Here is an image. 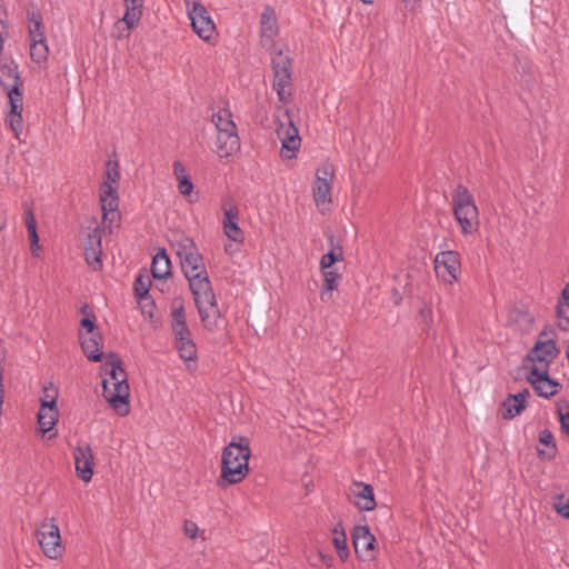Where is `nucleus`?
<instances>
[{
    "instance_id": "nucleus-1",
    "label": "nucleus",
    "mask_w": 569,
    "mask_h": 569,
    "mask_svg": "<svg viewBox=\"0 0 569 569\" xmlns=\"http://www.w3.org/2000/svg\"><path fill=\"white\" fill-rule=\"evenodd\" d=\"M103 398L120 416L129 413L130 388L121 360L113 353L108 355L101 367Z\"/></svg>"
},
{
    "instance_id": "nucleus-2",
    "label": "nucleus",
    "mask_w": 569,
    "mask_h": 569,
    "mask_svg": "<svg viewBox=\"0 0 569 569\" xmlns=\"http://www.w3.org/2000/svg\"><path fill=\"white\" fill-rule=\"evenodd\" d=\"M249 441L243 437L232 440L222 452L218 486L226 487L241 482L249 471Z\"/></svg>"
},
{
    "instance_id": "nucleus-3",
    "label": "nucleus",
    "mask_w": 569,
    "mask_h": 569,
    "mask_svg": "<svg viewBox=\"0 0 569 569\" xmlns=\"http://www.w3.org/2000/svg\"><path fill=\"white\" fill-rule=\"evenodd\" d=\"M186 278L189 281L202 323L210 331L217 330L220 312L207 270L194 272Z\"/></svg>"
},
{
    "instance_id": "nucleus-4",
    "label": "nucleus",
    "mask_w": 569,
    "mask_h": 569,
    "mask_svg": "<svg viewBox=\"0 0 569 569\" xmlns=\"http://www.w3.org/2000/svg\"><path fill=\"white\" fill-rule=\"evenodd\" d=\"M0 86L7 92L10 110L7 114L10 129L16 139H19L23 131V97L21 92L22 80L16 64L0 66Z\"/></svg>"
},
{
    "instance_id": "nucleus-5",
    "label": "nucleus",
    "mask_w": 569,
    "mask_h": 569,
    "mask_svg": "<svg viewBox=\"0 0 569 569\" xmlns=\"http://www.w3.org/2000/svg\"><path fill=\"white\" fill-rule=\"evenodd\" d=\"M452 212L459 223L461 233L472 234L479 229V210L473 196L462 184H458L452 191Z\"/></svg>"
},
{
    "instance_id": "nucleus-6",
    "label": "nucleus",
    "mask_w": 569,
    "mask_h": 569,
    "mask_svg": "<svg viewBox=\"0 0 569 569\" xmlns=\"http://www.w3.org/2000/svg\"><path fill=\"white\" fill-rule=\"evenodd\" d=\"M272 88L278 99L283 104L288 103L292 96V60L288 53L278 50L271 56Z\"/></svg>"
},
{
    "instance_id": "nucleus-7",
    "label": "nucleus",
    "mask_w": 569,
    "mask_h": 569,
    "mask_svg": "<svg viewBox=\"0 0 569 569\" xmlns=\"http://www.w3.org/2000/svg\"><path fill=\"white\" fill-rule=\"evenodd\" d=\"M556 337L557 335L552 330H542L539 333L536 343L526 357V362L531 363L529 369L549 370L550 365L560 353Z\"/></svg>"
},
{
    "instance_id": "nucleus-8",
    "label": "nucleus",
    "mask_w": 569,
    "mask_h": 569,
    "mask_svg": "<svg viewBox=\"0 0 569 569\" xmlns=\"http://www.w3.org/2000/svg\"><path fill=\"white\" fill-rule=\"evenodd\" d=\"M36 537L47 558L57 560L62 557L64 547L54 518H44L36 530Z\"/></svg>"
},
{
    "instance_id": "nucleus-9",
    "label": "nucleus",
    "mask_w": 569,
    "mask_h": 569,
    "mask_svg": "<svg viewBox=\"0 0 569 569\" xmlns=\"http://www.w3.org/2000/svg\"><path fill=\"white\" fill-rule=\"evenodd\" d=\"M184 4L194 33L208 43L213 42L217 38V29L207 8L200 0H184Z\"/></svg>"
},
{
    "instance_id": "nucleus-10",
    "label": "nucleus",
    "mask_w": 569,
    "mask_h": 569,
    "mask_svg": "<svg viewBox=\"0 0 569 569\" xmlns=\"http://www.w3.org/2000/svg\"><path fill=\"white\" fill-rule=\"evenodd\" d=\"M276 133L281 141V157L283 159L296 158L301 146V138L287 109L283 111V119H277Z\"/></svg>"
},
{
    "instance_id": "nucleus-11",
    "label": "nucleus",
    "mask_w": 569,
    "mask_h": 569,
    "mask_svg": "<svg viewBox=\"0 0 569 569\" xmlns=\"http://www.w3.org/2000/svg\"><path fill=\"white\" fill-rule=\"evenodd\" d=\"M335 178V170L330 163H322L316 172L313 186V200L321 213L329 210L331 204V188Z\"/></svg>"
},
{
    "instance_id": "nucleus-12",
    "label": "nucleus",
    "mask_w": 569,
    "mask_h": 569,
    "mask_svg": "<svg viewBox=\"0 0 569 569\" xmlns=\"http://www.w3.org/2000/svg\"><path fill=\"white\" fill-rule=\"evenodd\" d=\"M433 262L436 276L443 283L451 286L459 280L461 262L457 251L438 252Z\"/></svg>"
},
{
    "instance_id": "nucleus-13",
    "label": "nucleus",
    "mask_w": 569,
    "mask_h": 569,
    "mask_svg": "<svg viewBox=\"0 0 569 569\" xmlns=\"http://www.w3.org/2000/svg\"><path fill=\"white\" fill-rule=\"evenodd\" d=\"M100 203L102 210V222L110 231L113 224H118L119 214V197L118 189H113L109 184H101L100 187Z\"/></svg>"
},
{
    "instance_id": "nucleus-14",
    "label": "nucleus",
    "mask_w": 569,
    "mask_h": 569,
    "mask_svg": "<svg viewBox=\"0 0 569 569\" xmlns=\"http://www.w3.org/2000/svg\"><path fill=\"white\" fill-rule=\"evenodd\" d=\"M527 381L532 386L538 396L550 398L557 395L561 385L549 377V370L529 369Z\"/></svg>"
},
{
    "instance_id": "nucleus-15",
    "label": "nucleus",
    "mask_w": 569,
    "mask_h": 569,
    "mask_svg": "<svg viewBox=\"0 0 569 569\" xmlns=\"http://www.w3.org/2000/svg\"><path fill=\"white\" fill-rule=\"evenodd\" d=\"M77 476L88 483L93 476L94 456L89 443H79L73 450Z\"/></svg>"
},
{
    "instance_id": "nucleus-16",
    "label": "nucleus",
    "mask_w": 569,
    "mask_h": 569,
    "mask_svg": "<svg viewBox=\"0 0 569 569\" xmlns=\"http://www.w3.org/2000/svg\"><path fill=\"white\" fill-rule=\"evenodd\" d=\"M349 500L360 511H372L377 506L372 486L362 481H352Z\"/></svg>"
},
{
    "instance_id": "nucleus-17",
    "label": "nucleus",
    "mask_w": 569,
    "mask_h": 569,
    "mask_svg": "<svg viewBox=\"0 0 569 569\" xmlns=\"http://www.w3.org/2000/svg\"><path fill=\"white\" fill-rule=\"evenodd\" d=\"M223 220L222 228L226 237L234 242L243 240V231L239 227V208L232 200H224L222 203Z\"/></svg>"
},
{
    "instance_id": "nucleus-18",
    "label": "nucleus",
    "mask_w": 569,
    "mask_h": 569,
    "mask_svg": "<svg viewBox=\"0 0 569 569\" xmlns=\"http://www.w3.org/2000/svg\"><path fill=\"white\" fill-rule=\"evenodd\" d=\"M278 34V20L272 7H264L260 16V42L263 48L271 49Z\"/></svg>"
},
{
    "instance_id": "nucleus-19",
    "label": "nucleus",
    "mask_w": 569,
    "mask_h": 569,
    "mask_svg": "<svg viewBox=\"0 0 569 569\" xmlns=\"http://www.w3.org/2000/svg\"><path fill=\"white\" fill-rule=\"evenodd\" d=\"M59 418V411L53 392L50 400L41 399V407L37 416L38 429L41 435L51 432Z\"/></svg>"
},
{
    "instance_id": "nucleus-20",
    "label": "nucleus",
    "mask_w": 569,
    "mask_h": 569,
    "mask_svg": "<svg viewBox=\"0 0 569 569\" xmlns=\"http://www.w3.org/2000/svg\"><path fill=\"white\" fill-rule=\"evenodd\" d=\"M352 542L357 557L362 560H369L373 557L376 543L375 536L367 526H358L352 532Z\"/></svg>"
},
{
    "instance_id": "nucleus-21",
    "label": "nucleus",
    "mask_w": 569,
    "mask_h": 569,
    "mask_svg": "<svg viewBox=\"0 0 569 569\" xmlns=\"http://www.w3.org/2000/svg\"><path fill=\"white\" fill-rule=\"evenodd\" d=\"M84 257L87 263L93 269L99 270L102 267L101 263V234L98 227H94L87 233L84 241Z\"/></svg>"
},
{
    "instance_id": "nucleus-22",
    "label": "nucleus",
    "mask_w": 569,
    "mask_h": 569,
    "mask_svg": "<svg viewBox=\"0 0 569 569\" xmlns=\"http://www.w3.org/2000/svg\"><path fill=\"white\" fill-rule=\"evenodd\" d=\"M240 149L238 130L218 131L216 136V152L219 158H229Z\"/></svg>"
},
{
    "instance_id": "nucleus-23",
    "label": "nucleus",
    "mask_w": 569,
    "mask_h": 569,
    "mask_svg": "<svg viewBox=\"0 0 569 569\" xmlns=\"http://www.w3.org/2000/svg\"><path fill=\"white\" fill-rule=\"evenodd\" d=\"M79 340L82 348L83 353L90 361L98 362L102 360V351H101V335L92 333L86 336L81 330L79 331Z\"/></svg>"
},
{
    "instance_id": "nucleus-24",
    "label": "nucleus",
    "mask_w": 569,
    "mask_h": 569,
    "mask_svg": "<svg viewBox=\"0 0 569 569\" xmlns=\"http://www.w3.org/2000/svg\"><path fill=\"white\" fill-rule=\"evenodd\" d=\"M171 329L174 336V341L191 336L189 327L186 321L184 308L181 302H174L171 310Z\"/></svg>"
},
{
    "instance_id": "nucleus-25",
    "label": "nucleus",
    "mask_w": 569,
    "mask_h": 569,
    "mask_svg": "<svg viewBox=\"0 0 569 569\" xmlns=\"http://www.w3.org/2000/svg\"><path fill=\"white\" fill-rule=\"evenodd\" d=\"M529 396L530 392L528 389H525L517 395L509 396L502 402V418L512 419L520 415L526 408V402Z\"/></svg>"
},
{
    "instance_id": "nucleus-26",
    "label": "nucleus",
    "mask_w": 569,
    "mask_h": 569,
    "mask_svg": "<svg viewBox=\"0 0 569 569\" xmlns=\"http://www.w3.org/2000/svg\"><path fill=\"white\" fill-rule=\"evenodd\" d=\"M28 36L30 41L46 40V28L42 14L39 9L31 8L27 10Z\"/></svg>"
},
{
    "instance_id": "nucleus-27",
    "label": "nucleus",
    "mask_w": 569,
    "mask_h": 569,
    "mask_svg": "<svg viewBox=\"0 0 569 569\" xmlns=\"http://www.w3.org/2000/svg\"><path fill=\"white\" fill-rule=\"evenodd\" d=\"M151 272L154 279H166L171 276V263L164 249L158 251L153 257Z\"/></svg>"
},
{
    "instance_id": "nucleus-28",
    "label": "nucleus",
    "mask_w": 569,
    "mask_h": 569,
    "mask_svg": "<svg viewBox=\"0 0 569 569\" xmlns=\"http://www.w3.org/2000/svg\"><path fill=\"white\" fill-rule=\"evenodd\" d=\"M173 174L178 181V191L183 197H190L193 191V183L187 173V170L182 162L174 161L172 164Z\"/></svg>"
},
{
    "instance_id": "nucleus-29",
    "label": "nucleus",
    "mask_w": 569,
    "mask_h": 569,
    "mask_svg": "<svg viewBox=\"0 0 569 569\" xmlns=\"http://www.w3.org/2000/svg\"><path fill=\"white\" fill-rule=\"evenodd\" d=\"M211 122L216 127L217 132L218 131H232L238 130L230 109L228 108H219L216 112L211 116Z\"/></svg>"
},
{
    "instance_id": "nucleus-30",
    "label": "nucleus",
    "mask_w": 569,
    "mask_h": 569,
    "mask_svg": "<svg viewBox=\"0 0 569 569\" xmlns=\"http://www.w3.org/2000/svg\"><path fill=\"white\" fill-rule=\"evenodd\" d=\"M558 327L567 330L569 327V283L562 290L557 306Z\"/></svg>"
},
{
    "instance_id": "nucleus-31",
    "label": "nucleus",
    "mask_w": 569,
    "mask_h": 569,
    "mask_svg": "<svg viewBox=\"0 0 569 569\" xmlns=\"http://www.w3.org/2000/svg\"><path fill=\"white\" fill-rule=\"evenodd\" d=\"M332 543L340 560L346 561L349 557V550L347 547V536L341 523L336 525L332 529Z\"/></svg>"
},
{
    "instance_id": "nucleus-32",
    "label": "nucleus",
    "mask_w": 569,
    "mask_h": 569,
    "mask_svg": "<svg viewBox=\"0 0 569 569\" xmlns=\"http://www.w3.org/2000/svg\"><path fill=\"white\" fill-rule=\"evenodd\" d=\"M171 247L174 250L177 257L179 258V261L181 259H183L184 257H188L190 253L194 252L196 250H198L194 241L184 234H179L171 242Z\"/></svg>"
},
{
    "instance_id": "nucleus-33",
    "label": "nucleus",
    "mask_w": 569,
    "mask_h": 569,
    "mask_svg": "<svg viewBox=\"0 0 569 569\" xmlns=\"http://www.w3.org/2000/svg\"><path fill=\"white\" fill-rule=\"evenodd\" d=\"M323 283L321 287L320 298L322 301H329L332 296V291L338 289L340 274L332 270L322 271Z\"/></svg>"
},
{
    "instance_id": "nucleus-34",
    "label": "nucleus",
    "mask_w": 569,
    "mask_h": 569,
    "mask_svg": "<svg viewBox=\"0 0 569 569\" xmlns=\"http://www.w3.org/2000/svg\"><path fill=\"white\" fill-rule=\"evenodd\" d=\"M180 264L184 276L193 274L194 272H201L202 270L206 269L203 259L199 250H196L188 257L181 259Z\"/></svg>"
},
{
    "instance_id": "nucleus-35",
    "label": "nucleus",
    "mask_w": 569,
    "mask_h": 569,
    "mask_svg": "<svg viewBox=\"0 0 569 569\" xmlns=\"http://www.w3.org/2000/svg\"><path fill=\"white\" fill-rule=\"evenodd\" d=\"M49 56V47L46 40L30 41V57L31 60L42 68Z\"/></svg>"
},
{
    "instance_id": "nucleus-36",
    "label": "nucleus",
    "mask_w": 569,
    "mask_h": 569,
    "mask_svg": "<svg viewBox=\"0 0 569 569\" xmlns=\"http://www.w3.org/2000/svg\"><path fill=\"white\" fill-rule=\"evenodd\" d=\"M174 342L179 356L184 362L197 360V347L191 336L187 337L186 340L179 339Z\"/></svg>"
},
{
    "instance_id": "nucleus-37",
    "label": "nucleus",
    "mask_w": 569,
    "mask_h": 569,
    "mask_svg": "<svg viewBox=\"0 0 569 569\" xmlns=\"http://www.w3.org/2000/svg\"><path fill=\"white\" fill-rule=\"evenodd\" d=\"M144 0H123L124 4V21L140 22L143 11Z\"/></svg>"
},
{
    "instance_id": "nucleus-38",
    "label": "nucleus",
    "mask_w": 569,
    "mask_h": 569,
    "mask_svg": "<svg viewBox=\"0 0 569 569\" xmlns=\"http://www.w3.org/2000/svg\"><path fill=\"white\" fill-rule=\"evenodd\" d=\"M24 222H26V227H27L29 238H30L31 249H32V252L34 253L36 249H39V247H38L39 237L37 233V221H36L34 214L31 209H28L26 211Z\"/></svg>"
},
{
    "instance_id": "nucleus-39",
    "label": "nucleus",
    "mask_w": 569,
    "mask_h": 569,
    "mask_svg": "<svg viewBox=\"0 0 569 569\" xmlns=\"http://www.w3.org/2000/svg\"><path fill=\"white\" fill-rule=\"evenodd\" d=\"M139 24V22H133L131 24L130 21H124V16L117 20L113 24V28H112V37L118 39V40H121V39H126L130 36V32L132 29L137 28Z\"/></svg>"
},
{
    "instance_id": "nucleus-40",
    "label": "nucleus",
    "mask_w": 569,
    "mask_h": 569,
    "mask_svg": "<svg viewBox=\"0 0 569 569\" xmlns=\"http://www.w3.org/2000/svg\"><path fill=\"white\" fill-rule=\"evenodd\" d=\"M343 259L342 247H333L329 252L323 254L320 259V269L322 271L330 270L331 266Z\"/></svg>"
},
{
    "instance_id": "nucleus-41",
    "label": "nucleus",
    "mask_w": 569,
    "mask_h": 569,
    "mask_svg": "<svg viewBox=\"0 0 569 569\" xmlns=\"http://www.w3.org/2000/svg\"><path fill=\"white\" fill-rule=\"evenodd\" d=\"M556 410L561 429L569 436V402L566 399H559L556 403Z\"/></svg>"
},
{
    "instance_id": "nucleus-42",
    "label": "nucleus",
    "mask_w": 569,
    "mask_h": 569,
    "mask_svg": "<svg viewBox=\"0 0 569 569\" xmlns=\"http://www.w3.org/2000/svg\"><path fill=\"white\" fill-rule=\"evenodd\" d=\"M150 289V279L148 276L139 274L134 281V293L139 301L148 298Z\"/></svg>"
},
{
    "instance_id": "nucleus-43",
    "label": "nucleus",
    "mask_w": 569,
    "mask_h": 569,
    "mask_svg": "<svg viewBox=\"0 0 569 569\" xmlns=\"http://www.w3.org/2000/svg\"><path fill=\"white\" fill-rule=\"evenodd\" d=\"M120 173L118 170V163H111L110 161L107 163L106 179L102 184H109L113 187V189H118L119 186Z\"/></svg>"
},
{
    "instance_id": "nucleus-44",
    "label": "nucleus",
    "mask_w": 569,
    "mask_h": 569,
    "mask_svg": "<svg viewBox=\"0 0 569 569\" xmlns=\"http://www.w3.org/2000/svg\"><path fill=\"white\" fill-rule=\"evenodd\" d=\"M419 319L421 325L423 326V330L429 332L433 327V311L431 307L425 305L419 310Z\"/></svg>"
},
{
    "instance_id": "nucleus-45",
    "label": "nucleus",
    "mask_w": 569,
    "mask_h": 569,
    "mask_svg": "<svg viewBox=\"0 0 569 569\" xmlns=\"http://www.w3.org/2000/svg\"><path fill=\"white\" fill-rule=\"evenodd\" d=\"M86 317L81 320L80 326L86 329V336L98 333L96 330V316L91 311H87V307L83 308Z\"/></svg>"
},
{
    "instance_id": "nucleus-46",
    "label": "nucleus",
    "mask_w": 569,
    "mask_h": 569,
    "mask_svg": "<svg viewBox=\"0 0 569 569\" xmlns=\"http://www.w3.org/2000/svg\"><path fill=\"white\" fill-rule=\"evenodd\" d=\"M553 508L566 519H569V497H566L565 495H558L556 497V500L553 502Z\"/></svg>"
},
{
    "instance_id": "nucleus-47",
    "label": "nucleus",
    "mask_w": 569,
    "mask_h": 569,
    "mask_svg": "<svg viewBox=\"0 0 569 569\" xmlns=\"http://www.w3.org/2000/svg\"><path fill=\"white\" fill-rule=\"evenodd\" d=\"M199 528L196 522L191 520H184L183 522V533L190 539H196L198 537Z\"/></svg>"
},
{
    "instance_id": "nucleus-48",
    "label": "nucleus",
    "mask_w": 569,
    "mask_h": 569,
    "mask_svg": "<svg viewBox=\"0 0 569 569\" xmlns=\"http://www.w3.org/2000/svg\"><path fill=\"white\" fill-rule=\"evenodd\" d=\"M539 440H540L541 443H543L546 446L552 445L555 447L553 436L548 430H543V431L540 432Z\"/></svg>"
},
{
    "instance_id": "nucleus-49",
    "label": "nucleus",
    "mask_w": 569,
    "mask_h": 569,
    "mask_svg": "<svg viewBox=\"0 0 569 569\" xmlns=\"http://www.w3.org/2000/svg\"><path fill=\"white\" fill-rule=\"evenodd\" d=\"M319 556H320L321 562L326 567H328V568L332 567V565H333V557L332 556L326 555V553H322V552H320Z\"/></svg>"
},
{
    "instance_id": "nucleus-50",
    "label": "nucleus",
    "mask_w": 569,
    "mask_h": 569,
    "mask_svg": "<svg viewBox=\"0 0 569 569\" xmlns=\"http://www.w3.org/2000/svg\"><path fill=\"white\" fill-rule=\"evenodd\" d=\"M53 392L57 395V391L53 388L44 387L43 388V397L41 399L50 400Z\"/></svg>"
},
{
    "instance_id": "nucleus-51",
    "label": "nucleus",
    "mask_w": 569,
    "mask_h": 569,
    "mask_svg": "<svg viewBox=\"0 0 569 569\" xmlns=\"http://www.w3.org/2000/svg\"><path fill=\"white\" fill-rule=\"evenodd\" d=\"M3 397H0V416L2 415Z\"/></svg>"
},
{
    "instance_id": "nucleus-52",
    "label": "nucleus",
    "mask_w": 569,
    "mask_h": 569,
    "mask_svg": "<svg viewBox=\"0 0 569 569\" xmlns=\"http://www.w3.org/2000/svg\"><path fill=\"white\" fill-rule=\"evenodd\" d=\"M361 2H363L365 4H371L373 3L375 0H360Z\"/></svg>"
},
{
    "instance_id": "nucleus-53",
    "label": "nucleus",
    "mask_w": 569,
    "mask_h": 569,
    "mask_svg": "<svg viewBox=\"0 0 569 569\" xmlns=\"http://www.w3.org/2000/svg\"><path fill=\"white\" fill-rule=\"evenodd\" d=\"M56 436H57V433H56V432L50 433V435H49V439H52V438H54Z\"/></svg>"
},
{
    "instance_id": "nucleus-54",
    "label": "nucleus",
    "mask_w": 569,
    "mask_h": 569,
    "mask_svg": "<svg viewBox=\"0 0 569 569\" xmlns=\"http://www.w3.org/2000/svg\"><path fill=\"white\" fill-rule=\"evenodd\" d=\"M0 397H3V387H0Z\"/></svg>"
}]
</instances>
